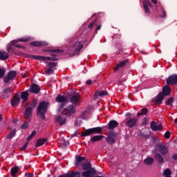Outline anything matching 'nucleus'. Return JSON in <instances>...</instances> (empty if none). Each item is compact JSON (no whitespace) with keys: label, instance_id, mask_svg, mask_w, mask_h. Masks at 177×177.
Returning a JSON list of instances; mask_svg holds the SVG:
<instances>
[{"label":"nucleus","instance_id":"f257e3e1","mask_svg":"<svg viewBox=\"0 0 177 177\" xmlns=\"http://www.w3.org/2000/svg\"><path fill=\"white\" fill-rule=\"evenodd\" d=\"M46 110H48V102H41L37 107V114L42 120H45Z\"/></svg>","mask_w":177,"mask_h":177},{"label":"nucleus","instance_id":"f03ea898","mask_svg":"<svg viewBox=\"0 0 177 177\" xmlns=\"http://www.w3.org/2000/svg\"><path fill=\"white\" fill-rule=\"evenodd\" d=\"M102 133V127H94V128L85 130L82 133V136H89V135H92L93 133Z\"/></svg>","mask_w":177,"mask_h":177},{"label":"nucleus","instance_id":"7ed1b4c3","mask_svg":"<svg viewBox=\"0 0 177 177\" xmlns=\"http://www.w3.org/2000/svg\"><path fill=\"white\" fill-rule=\"evenodd\" d=\"M17 75V72L15 71H11L8 72L6 76L3 77V81L6 82V84H8L9 81H12V80H15L16 78V76Z\"/></svg>","mask_w":177,"mask_h":177},{"label":"nucleus","instance_id":"20e7f679","mask_svg":"<svg viewBox=\"0 0 177 177\" xmlns=\"http://www.w3.org/2000/svg\"><path fill=\"white\" fill-rule=\"evenodd\" d=\"M74 113H75V107L73 105H70L62 111V115L70 117Z\"/></svg>","mask_w":177,"mask_h":177},{"label":"nucleus","instance_id":"39448f33","mask_svg":"<svg viewBox=\"0 0 177 177\" xmlns=\"http://www.w3.org/2000/svg\"><path fill=\"white\" fill-rule=\"evenodd\" d=\"M167 85H177V75H173L167 80Z\"/></svg>","mask_w":177,"mask_h":177},{"label":"nucleus","instance_id":"423d86ee","mask_svg":"<svg viewBox=\"0 0 177 177\" xmlns=\"http://www.w3.org/2000/svg\"><path fill=\"white\" fill-rule=\"evenodd\" d=\"M27 41V39L26 38H21V39H18L17 40H14L11 42L12 45H13L14 46H16V48H24V46L21 44H19V42H26Z\"/></svg>","mask_w":177,"mask_h":177},{"label":"nucleus","instance_id":"0eeeda50","mask_svg":"<svg viewBox=\"0 0 177 177\" xmlns=\"http://www.w3.org/2000/svg\"><path fill=\"white\" fill-rule=\"evenodd\" d=\"M144 10L145 13L147 16L150 15V10H149V6H151V3H150L149 0L144 1L143 2Z\"/></svg>","mask_w":177,"mask_h":177},{"label":"nucleus","instance_id":"6e6552de","mask_svg":"<svg viewBox=\"0 0 177 177\" xmlns=\"http://www.w3.org/2000/svg\"><path fill=\"white\" fill-rule=\"evenodd\" d=\"M20 95L16 94L11 100V106H12V107H16V106L20 103Z\"/></svg>","mask_w":177,"mask_h":177},{"label":"nucleus","instance_id":"1a4fd4ad","mask_svg":"<svg viewBox=\"0 0 177 177\" xmlns=\"http://www.w3.org/2000/svg\"><path fill=\"white\" fill-rule=\"evenodd\" d=\"M34 59H35V60H50L52 62H55V60H57V59L55 57H44V56H35Z\"/></svg>","mask_w":177,"mask_h":177},{"label":"nucleus","instance_id":"9d476101","mask_svg":"<svg viewBox=\"0 0 177 177\" xmlns=\"http://www.w3.org/2000/svg\"><path fill=\"white\" fill-rule=\"evenodd\" d=\"M71 103H73V104H80L81 103V97L79 95V94H75L73 95L71 98Z\"/></svg>","mask_w":177,"mask_h":177},{"label":"nucleus","instance_id":"9b49d317","mask_svg":"<svg viewBox=\"0 0 177 177\" xmlns=\"http://www.w3.org/2000/svg\"><path fill=\"white\" fill-rule=\"evenodd\" d=\"M82 48H84V44H82V42L77 41L73 45V50L75 51V54L78 53V52H80Z\"/></svg>","mask_w":177,"mask_h":177},{"label":"nucleus","instance_id":"f8f14e48","mask_svg":"<svg viewBox=\"0 0 177 177\" xmlns=\"http://www.w3.org/2000/svg\"><path fill=\"white\" fill-rule=\"evenodd\" d=\"M82 175L84 177H91L92 175H96V170H95V169H91L87 171L82 172Z\"/></svg>","mask_w":177,"mask_h":177},{"label":"nucleus","instance_id":"ddd939ff","mask_svg":"<svg viewBox=\"0 0 177 177\" xmlns=\"http://www.w3.org/2000/svg\"><path fill=\"white\" fill-rule=\"evenodd\" d=\"M151 129H152V131H161L162 129V126L156 123V122H151Z\"/></svg>","mask_w":177,"mask_h":177},{"label":"nucleus","instance_id":"4468645a","mask_svg":"<svg viewBox=\"0 0 177 177\" xmlns=\"http://www.w3.org/2000/svg\"><path fill=\"white\" fill-rule=\"evenodd\" d=\"M138 120L136 118H131L127 121L126 125L129 127V128H133L136 125V122Z\"/></svg>","mask_w":177,"mask_h":177},{"label":"nucleus","instance_id":"2eb2a0df","mask_svg":"<svg viewBox=\"0 0 177 177\" xmlns=\"http://www.w3.org/2000/svg\"><path fill=\"white\" fill-rule=\"evenodd\" d=\"M49 68H46L45 71L46 74H52L53 73V68L56 67V63L55 62H50L48 64Z\"/></svg>","mask_w":177,"mask_h":177},{"label":"nucleus","instance_id":"dca6fc26","mask_svg":"<svg viewBox=\"0 0 177 177\" xmlns=\"http://www.w3.org/2000/svg\"><path fill=\"white\" fill-rule=\"evenodd\" d=\"M157 151H159L161 154H167L168 153V149L167 147L162 145H157L156 147Z\"/></svg>","mask_w":177,"mask_h":177},{"label":"nucleus","instance_id":"f3484780","mask_svg":"<svg viewBox=\"0 0 177 177\" xmlns=\"http://www.w3.org/2000/svg\"><path fill=\"white\" fill-rule=\"evenodd\" d=\"M82 168L84 171H90V169H95V168H92V165L89 162L82 163Z\"/></svg>","mask_w":177,"mask_h":177},{"label":"nucleus","instance_id":"a211bd4d","mask_svg":"<svg viewBox=\"0 0 177 177\" xmlns=\"http://www.w3.org/2000/svg\"><path fill=\"white\" fill-rule=\"evenodd\" d=\"M32 114V109H31V107L27 108L24 113V117L26 120H28V118H31Z\"/></svg>","mask_w":177,"mask_h":177},{"label":"nucleus","instance_id":"6ab92c4d","mask_svg":"<svg viewBox=\"0 0 177 177\" xmlns=\"http://www.w3.org/2000/svg\"><path fill=\"white\" fill-rule=\"evenodd\" d=\"M48 43L45 41H32L30 43L31 46H46Z\"/></svg>","mask_w":177,"mask_h":177},{"label":"nucleus","instance_id":"aec40b11","mask_svg":"<svg viewBox=\"0 0 177 177\" xmlns=\"http://www.w3.org/2000/svg\"><path fill=\"white\" fill-rule=\"evenodd\" d=\"M39 86L35 84H32L30 88V91L32 92V93H39Z\"/></svg>","mask_w":177,"mask_h":177},{"label":"nucleus","instance_id":"412c9836","mask_svg":"<svg viewBox=\"0 0 177 177\" xmlns=\"http://www.w3.org/2000/svg\"><path fill=\"white\" fill-rule=\"evenodd\" d=\"M56 101L58 102V103H62V104H64V103H67V98L62 95H59L56 98Z\"/></svg>","mask_w":177,"mask_h":177},{"label":"nucleus","instance_id":"4be33fe9","mask_svg":"<svg viewBox=\"0 0 177 177\" xmlns=\"http://www.w3.org/2000/svg\"><path fill=\"white\" fill-rule=\"evenodd\" d=\"M56 122H58L59 125H64V124H66V118L58 115L56 118Z\"/></svg>","mask_w":177,"mask_h":177},{"label":"nucleus","instance_id":"5701e85b","mask_svg":"<svg viewBox=\"0 0 177 177\" xmlns=\"http://www.w3.org/2000/svg\"><path fill=\"white\" fill-rule=\"evenodd\" d=\"M9 59V54L5 51H0V59L6 60Z\"/></svg>","mask_w":177,"mask_h":177},{"label":"nucleus","instance_id":"b1692460","mask_svg":"<svg viewBox=\"0 0 177 177\" xmlns=\"http://www.w3.org/2000/svg\"><path fill=\"white\" fill-rule=\"evenodd\" d=\"M171 87L168 86H165L162 89L163 95L165 96H168V95L171 94Z\"/></svg>","mask_w":177,"mask_h":177},{"label":"nucleus","instance_id":"393cba45","mask_svg":"<svg viewBox=\"0 0 177 177\" xmlns=\"http://www.w3.org/2000/svg\"><path fill=\"white\" fill-rule=\"evenodd\" d=\"M108 125H109V129H114V128H116V127L118 126V122L115 120H112V121L109 122Z\"/></svg>","mask_w":177,"mask_h":177},{"label":"nucleus","instance_id":"a878e982","mask_svg":"<svg viewBox=\"0 0 177 177\" xmlns=\"http://www.w3.org/2000/svg\"><path fill=\"white\" fill-rule=\"evenodd\" d=\"M81 176V174L78 171H73L71 173H68L65 175V177H80Z\"/></svg>","mask_w":177,"mask_h":177},{"label":"nucleus","instance_id":"bb28decb","mask_svg":"<svg viewBox=\"0 0 177 177\" xmlns=\"http://www.w3.org/2000/svg\"><path fill=\"white\" fill-rule=\"evenodd\" d=\"M162 99H164V96L162 95V94L160 93L155 99V104H161Z\"/></svg>","mask_w":177,"mask_h":177},{"label":"nucleus","instance_id":"cd10ccee","mask_svg":"<svg viewBox=\"0 0 177 177\" xmlns=\"http://www.w3.org/2000/svg\"><path fill=\"white\" fill-rule=\"evenodd\" d=\"M21 99H22L24 102H27L28 99V93H27V91L22 92L21 93Z\"/></svg>","mask_w":177,"mask_h":177},{"label":"nucleus","instance_id":"c85d7f7f","mask_svg":"<svg viewBox=\"0 0 177 177\" xmlns=\"http://www.w3.org/2000/svg\"><path fill=\"white\" fill-rule=\"evenodd\" d=\"M104 138L103 136H95L91 138V142H99V140H102V139Z\"/></svg>","mask_w":177,"mask_h":177},{"label":"nucleus","instance_id":"c756f323","mask_svg":"<svg viewBox=\"0 0 177 177\" xmlns=\"http://www.w3.org/2000/svg\"><path fill=\"white\" fill-rule=\"evenodd\" d=\"M85 161V158L84 157H81V156H78L77 158H76V165H81L82 164V162Z\"/></svg>","mask_w":177,"mask_h":177},{"label":"nucleus","instance_id":"7c9ffc66","mask_svg":"<svg viewBox=\"0 0 177 177\" xmlns=\"http://www.w3.org/2000/svg\"><path fill=\"white\" fill-rule=\"evenodd\" d=\"M107 142H108V143H111V144H113L115 142L114 140V134H113V133L109 134V136L107 138Z\"/></svg>","mask_w":177,"mask_h":177},{"label":"nucleus","instance_id":"2f4dec72","mask_svg":"<svg viewBox=\"0 0 177 177\" xmlns=\"http://www.w3.org/2000/svg\"><path fill=\"white\" fill-rule=\"evenodd\" d=\"M145 164H146V165H151V164H153V162H154V159H153V158H147L145 160H144Z\"/></svg>","mask_w":177,"mask_h":177},{"label":"nucleus","instance_id":"473e14b6","mask_svg":"<svg viewBox=\"0 0 177 177\" xmlns=\"http://www.w3.org/2000/svg\"><path fill=\"white\" fill-rule=\"evenodd\" d=\"M127 64V61H122L120 63H119L117 66L114 68L115 71H118V68H121V67H124V66Z\"/></svg>","mask_w":177,"mask_h":177},{"label":"nucleus","instance_id":"72a5a7b5","mask_svg":"<svg viewBox=\"0 0 177 177\" xmlns=\"http://www.w3.org/2000/svg\"><path fill=\"white\" fill-rule=\"evenodd\" d=\"M10 172H11L12 176H13V177L16 176V174H17V172H19V167H12L11 169Z\"/></svg>","mask_w":177,"mask_h":177},{"label":"nucleus","instance_id":"f704fd0d","mask_svg":"<svg viewBox=\"0 0 177 177\" xmlns=\"http://www.w3.org/2000/svg\"><path fill=\"white\" fill-rule=\"evenodd\" d=\"M45 142H46V140L45 139L38 140L36 143V147H39V146H42L43 145H44Z\"/></svg>","mask_w":177,"mask_h":177},{"label":"nucleus","instance_id":"c9c22d12","mask_svg":"<svg viewBox=\"0 0 177 177\" xmlns=\"http://www.w3.org/2000/svg\"><path fill=\"white\" fill-rule=\"evenodd\" d=\"M109 93H106V91H96L95 92V95L96 96H107Z\"/></svg>","mask_w":177,"mask_h":177},{"label":"nucleus","instance_id":"e433bc0d","mask_svg":"<svg viewBox=\"0 0 177 177\" xmlns=\"http://www.w3.org/2000/svg\"><path fill=\"white\" fill-rule=\"evenodd\" d=\"M148 111H147V109L144 108L141 110V112L137 113V115H138V117H140V115H146Z\"/></svg>","mask_w":177,"mask_h":177},{"label":"nucleus","instance_id":"4c0bfd02","mask_svg":"<svg viewBox=\"0 0 177 177\" xmlns=\"http://www.w3.org/2000/svg\"><path fill=\"white\" fill-rule=\"evenodd\" d=\"M16 135V130H12L10 133L7 136V139H12Z\"/></svg>","mask_w":177,"mask_h":177},{"label":"nucleus","instance_id":"58836bf2","mask_svg":"<svg viewBox=\"0 0 177 177\" xmlns=\"http://www.w3.org/2000/svg\"><path fill=\"white\" fill-rule=\"evenodd\" d=\"M159 10L161 12V14H160V16L161 17H165L167 12H165V10H164V8H162L161 6H160Z\"/></svg>","mask_w":177,"mask_h":177},{"label":"nucleus","instance_id":"ea45409f","mask_svg":"<svg viewBox=\"0 0 177 177\" xmlns=\"http://www.w3.org/2000/svg\"><path fill=\"white\" fill-rule=\"evenodd\" d=\"M164 176L165 177H171V170L169 169H166L164 171Z\"/></svg>","mask_w":177,"mask_h":177},{"label":"nucleus","instance_id":"a19ab883","mask_svg":"<svg viewBox=\"0 0 177 177\" xmlns=\"http://www.w3.org/2000/svg\"><path fill=\"white\" fill-rule=\"evenodd\" d=\"M155 158L159 161V162H164V159L161 157V155L156 154Z\"/></svg>","mask_w":177,"mask_h":177},{"label":"nucleus","instance_id":"79ce46f5","mask_svg":"<svg viewBox=\"0 0 177 177\" xmlns=\"http://www.w3.org/2000/svg\"><path fill=\"white\" fill-rule=\"evenodd\" d=\"M35 135H37V131H33L31 134L30 135V136L28 137V140H30L31 138H34V136H35Z\"/></svg>","mask_w":177,"mask_h":177},{"label":"nucleus","instance_id":"37998d69","mask_svg":"<svg viewBox=\"0 0 177 177\" xmlns=\"http://www.w3.org/2000/svg\"><path fill=\"white\" fill-rule=\"evenodd\" d=\"M172 102H174V98L171 97L166 102V105L171 106L172 104Z\"/></svg>","mask_w":177,"mask_h":177},{"label":"nucleus","instance_id":"c03bdc74","mask_svg":"<svg viewBox=\"0 0 177 177\" xmlns=\"http://www.w3.org/2000/svg\"><path fill=\"white\" fill-rule=\"evenodd\" d=\"M6 73V70L0 68V78H2L5 75V73Z\"/></svg>","mask_w":177,"mask_h":177},{"label":"nucleus","instance_id":"a18cd8bd","mask_svg":"<svg viewBox=\"0 0 177 177\" xmlns=\"http://www.w3.org/2000/svg\"><path fill=\"white\" fill-rule=\"evenodd\" d=\"M165 138H166V139H169V138H171V133L169 131H167L165 133Z\"/></svg>","mask_w":177,"mask_h":177},{"label":"nucleus","instance_id":"49530a36","mask_svg":"<svg viewBox=\"0 0 177 177\" xmlns=\"http://www.w3.org/2000/svg\"><path fill=\"white\" fill-rule=\"evenodd\" d=\"M28 128V123L24 122V124L21 126L22 129H27Z\"/></svg>","mask_w":177,"mask_h":177},{"label":"nucleus","instance_id":"de8ad7c7","mask_svg":"<svg viewBox=\"0 0 177 177\" xmlns=\"http://www.w3.org/2000/svg\"><path fill=\"white\" fill-rule=\"evenodd\" d=\"M28 145V142L25 143L22 147H21V150H26L27 146Z\"/></svg>","mask_w":177,"mask_h":177},{"label":"nucleus","instance_id":"09e8293b","mask_svg":"<svg viewBox=\"0 0 177 177\" xmlns=\"http://www.w3.org/2000/svg\"><path fill=\"white\" fill-rule=\"evenodd\" d=\"M21 77H22V78H26V77H28V73H26L25 74L22 73Z\"/></svg>","mask_w":177,"mask_h":177},{"label":"nucleus","instance_id":"8fccbe9b","mask_svg":"<svg viewBox=\"0 0 177 177\" xmlns=\"http://www.w3.org/2000/svg\"><path fill=\"white\" fill-rule=\"evenodd\" d=\"M88 28L90 30H92L93 28V22L88 25Z\"/></svg>","mask_w":177,"mask_h":177},{"label":"nucleus","instance_id":"3c124183","mask_svg":"<svg viewBox=\"0 0 177 177\" xmlns=\"http://www.w3.org/2000/svg\"><path fill=\"white\" fill-rule=\"evenodd\" d=\"M4 92H5L6 93H9V92H10V88H6V89H5V90H4Z\"/></svg>","mask_w":177,"mask_h":177},{"label":"nucleus","instance_id":"603ef678","mask_svg":"<svg viewBox=\"0 0 177 177\" xmlns=\"http://www.w3.org/2000/svg\"><path fill=\"white\" fill-rule=\"evenodd\" d=\"M91 84H92V80H87L86 81V84L87 85H91Z\"/></svg>","mask_w":177,"mask_h":177},{"label":"nucleus","instance_id":"864d4df0","mask_svg":"<svg viewBox=\"0 0 177 177\" xmlns=\"http://www.w3.org/2000/svg\"><path fill=\"white\" fill-rule=\"evenodd\" d=\"M152 3H154V5H156L157 3V0H151Z\"/></svg>","mask_w":177,"mask_h":177},{"label":"nucleus","instance_id":"5fc2aeb1","mask_svg":"<svg viewBox=\"0 0 177 177\" xmlns=\"http://www.w3.org/2000/svg\"><path fill=\"white\" fill-rule=\"evenodd\" d=\"M26 176L27 177H34V176H32V174H26Z\"/></svg>","mask_w":177,"mask_h":177},{"label":"nucleus","instance_id":"6e6d98bb","mask_svg":"<svg viewBox=\"0 0 177 177\" xmlns=\"http://www.w3.org/2000/svg\"><path fill=\"white\" fill-rule=\"evenodd\" d=\"M100 28H102V26L99 25L97 26L96 30H100Z\"/></svg>","mask_w":177,"mask_h":177},{"label":"nucleus","instance_id":"4d7b16f0","mask_svg":"<svg viewBox=\"0 0 177 177\" xmlns=\"http://www.w3.org/2000/svg\"><path fill=\"white\" fill-rule=\"evenodd\" d=\"M173 158H174V160H177V155L173 156Z\"/></svg>","mask_w":177,"mask_h":177},{"label":"nucleus","instance_id":"13d9d810","mask_svg":"<svg viewBox=\"0 0 177 177\" xmlns=\"http://www.w3.org/2000/svg\"><path fill=\"white\" fill-rule=\"evenodd\" d=\"M7 50H8V52H10V47H8Z\"/></svg>","mask_w":177,"mask_h":177},{"label":"nucleus","instance_id":"bf43d9fd","mask_svg":"<svg viewBox=\"0 0 177 177\" xmlns=\"http://www.w3.org/2000/svg\"><path fill=\"white\" fill-rule=\"evenodd\" d=\"M0 121H2V115H0Z\"/></svg>","mask_w":177,"mask_h":177},{"label":"nucleus","instance_id":"052dcab7","mask_svg":"<svg viewBox=\"0 0 177 177\" xmlns=\"http://www.w3.org/2000/svg\"><path fill=\"white\" fill-rule=\"evenodd\" d=\"M174 122L177 124V118L174 120Z\"/></svg>","mask_w":177,"mask_h":177},{"label":"nucleus","instance_id":"680f3d73","mask_svg":"<svg viewBox=\"0 0 177 177\" xmlns=\"http://www.w3.org/2000/svg\"><path fill=\"white\" fill-rule=\"evenodd\" d=\"M59 177H65V176H59Z\"/></svg>","mask_w":177,"mask_h":177},{"label":"nucleus","instance_id":"e2e57ef3","mask_svg":"<svg viewBox=\"0 0 177 177\" xmlns=\"http://www.w3.org/2000/svg\"><path fill=\"white\" fill-rule=\"evenodd\" d=\"M62 107H63V105H61V109H62Z\"/></svg>","mask_w":177,"mask_h":177},{"label":"nucleus","instance_id":"0e129e2a","mask_svg":"<svg viewBox=\"0 0 177 177\" xmlns=\"http://www.w3.org/2000/svg\"><path fill=\"white\" fill-rule=\"evenodd\" d=\"M53 56H55V55H53Z\"/></svg>","mask_w":177,"mask_h":177}]
</instances>
